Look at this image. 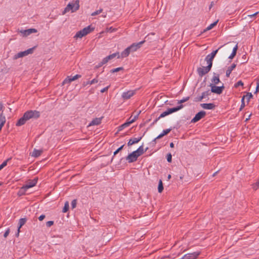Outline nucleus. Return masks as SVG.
<instances>
[{"instance_id":"nucleus-32","label":"nucleus","mask_w":259,"mask_h":259,"mask_svg":"<svg viewBox=\"0 0 259 259\" xmlns=\"http://www.w3.org/2000/svg\"><path fill=\"white\" fill-rule=\"evenodd\" d=\"M244 85L243 82L241 80H239L238 82H237L234 85V88H237L239 87H243Z\"/></svg>"},{"instance_id":"nucleus-11","label":"nucleus","mask_w":259,"mask_h":259,"mask_svg":"<svg viewBox=\"0 0 259 259\" xmlns=\"http://www.w3.org/2000/svg\"><path fill=\"white\" fill-rule=\"evenodd\" d=\"M211 67L207 65L206 67H202L198 68L197 71L199 75L201 76L208 73L210 70Z\"/></svg>"},{"instance_id":"nucleus-50","label":"nucleus","mask_w":259,"mask_h":259,"mask_svg":"<svg viewBox=\"0 0 259 259\" xmlns=\"http://www.w3.org/2000/svg\"><path fill=\"white\" fill-rule=\"evenodd\" d=\"M258 13H259V12H256V13H254V14H251V15H248V17H249V18H252V17H253L255 16L256 15H257Z\"/></svg>"},{"instance_id":"nucleus-29","label":"nucleus","mask_w":259,"mask_h":259,"mask_svg":"<svg viewBox=\"0 0 259 259\" xmlns=\"http://www.w3.org/2000/svg\"><path fill=\"white\" fill-rule=\"evenodd\" d=\"M163 189L162 182L161 180H160L158 184V191L159 193L162 192Z\"/></svg>"},{"instance_id":"nucleus-34","label":"nucleus","mask_w":259,"mask_h":259,"mask_svg":"<svg viewBox=\"0 0 259 259\" xmlns=\"http://www.w3.org/2000/svg\"><path fill=\"white\" fill-rule=\"evenodd\" d=\"M252 188L255 190H256L259 188V180L252 184Z\"/></svg>"},{"instance_id":"nucleus-15","label":"nucleus","mask_w":259,"mask_h":259,"mask_svg":"<svg viewBox=\"0 0 259 259\" xmlns=\"http://www.w3.org/2000/svg\"><path fill=\"white\" fill-rule=\"evenodd\" d=\"M135 91H128L126 92L123 93V94H122V98L124 100H127L132 96H133L135 95Z\"/></svg>"},{"instance_id":"nucleus-1","label":"nucleus","mask_w":259,"mask_h":259,"mask_svg":"<svg viewBox=\"0 0 259 259\" xmlns=\"http://www.w3.org/2000/svg\"><path fill=\"white\" fill-rule=\"evenodd\" d=\"M221 48H223L226 52H228L232 50V53L229 56V58L230 59H232L234 58L236 54V52L238 50V45L237 44H234L232 42H230L226 44L225 45L222 46L218 49L213 51L211 54L208 55L205 59V60L206 61L208 65L212 67L213 59L217 54L219 50Z\"/></svg>"},{"instance_id":"nucleus-52","label":"nucleus","mask_w":259,"mask_h":259,"mask_svg":"<svg viewBox=\"0 0 259 259\" xmlns=\"http://www.w3.org/2000/svg\"><path fill=\"white\" fill-rule=\"evenodd\" d=\"M258 90H259V81H257V82L256 83V87L255 93H256L258 91Z\"/></svg>"},{"instance_id":"nucleus-30","label":"nucleus","mask_w":259,"mask_h":259,"mask_svg":"<svg viewBox=\"0 0 259 259\" xmlns=\"http://www.w3.org/2000/svg\"><path fill=\"white\" fill-rule=\"evenodd\" d=\"M69 202L68 201H66L65 203L64 206L62 210L63 212H64V213L66 212L69 209Z\"/></svg>"},{"instance_id":"nucleus-10","label":"nucleus","mask_w":259,"mask_h":259,"mask_svg":"<svg viewBox=\"0 0 259 259\" xmlns=\"http://www.w3.org/2000/svg\"><path fill=\"white\" fill-rule=\"evenodd\" d=\"M205 115L206 112L205 111H201L195 115V117L192 119L191 122L193 123L196 122L201 118H203Z\"/></svg>"},{"instance_id":"nucleus-42","label":"nucleus","mask_w":259,"mask_h":259,"mask_svg":"<svg viewBox=\"0 0 259 259\" xmlns=\"http://www.w3.org/2000/svg\"><path fill=\"white\" fill-rule=\"evenodd\" d=\"M122 67H118V68H115V69H113L112 70H111V72L112 73H114V72H116L117 71H119L120 70H122Z\"/></svg>"},{"instance_id":"nucleus-25","label":"nucleus","mask_w":259,"mask_h":259,"mask_svg":"<svg viewBox=\"0 0 259 259\" xmlns=\"http://www.w3.org/2000/svg\"><path fill=\"white\" fill-rule=\"evenodd\" d=\"M42 151L41 150L34 149L31 155V156L37 157H38L39 156H40L41 155V154L42 153Z\"/></svg>"},{"instance_id":"nucleus-48","label":"nucleus","mask_w":259,"mask_h":259,"mask_svg":"<svg viewBox=\"0 0 259 259\" xmlns=\"http://www.w3.org/2000/svg\"><path fill=\"white\" fill-rule=\"evenodd\" d=\"M188 99H189V97H187V98H186L185 99H183L182 100H180L178 103L179 104H182V103H183L188 101Z\"/></svg>"},{"instance_id":"nucleus-56","label":"nucleus","mask_w":259,"mask_h":259,"mask_svg":"<svg viewBox=\"0 0 259 259\" xmlns=\"http://www.w3.org/2000/svg\"><path fill=\"white\" fill-rule=\"evenodd\" d=\"M109 31H110V32H114V31H116V29L115 28H112V27H110L109 29Z\"/></svg>"},{"instance_id":"nucleus-51","label":"nucleus","mask_w":259,"mask_h":259,"mask_svg":"<svg viewBox=\"0 0 259 259\" xmlns=\"http://www.w3.org/2000/svg\"><path fill=\"white\" fill-rule=\"evenodd\" d=\"M109 88V86H108V87H107L106 88H103V89H102L101 90V92L103 93H104V92L107 91V90H108Z\"/></svg>"},{"instance_id":"nucleus-39","label":"nucleus","mask_w":259,"mask_h":259,"mask_svg":"<svg viewBox=\"0 0 259 259\" xmlns=\"http://www.w3.org/2000/svg\"><path fill=\"white\" fill-rule=\"evenodd\" d=\"M9 160V159H7V160L4 161L2 164L0 165V169L1 170L4 167H5L7 164V162Z\"/></svg>"},{"instance_id":"nucleus-35","label":"nucleus","mask_w":259,"mask_h":259,"mask_svg":"<svg viewBox=\"0 0 259 259\" xmlns=\"http://www.w3.org/2000/svg\"><path fill=\"white\" fill-rule=\"evenodd\" d=\"M69 77H70L71 81H74L76 79L81 77V75H79V74H76V75H74V76H69Z\"/></svg>"},{"instance_id":"nucleus-58","label":"nucleus","mask_w":259,"mask_h":259,"mask_svg":"<svg viewBox=\"0 0 259 259\" xmlns=\"http://www.w3.org/2000/svg\"><path fill=\"white\" fill-rule=\"evenodd\" d=\"M245 99V97L243 96L242 98V99H241V103H244Z\"/></svg>"},{"instance_id":"nucleus-33","label":"nucleus","mask_w":259,"mask_h":259,"mask_svg":"<svg viewBox=\"0 0 259 259\" xmlns=\"http://www.w3.org/2000/svg\"><path fill=\"white\" fill-rule=\"evenodd\" d=\"M138 114L136 116H135L134 118H132V117H130L129 119H128V122L130 123V124H132V123H133L134 122H135V121L136 120V119H137L138 118Z\"/></svg>"},{"instance_id":"nucleus-17","label":"nucleus","mask_w":259,"mask_h":259,"mask_svg":"<svg viewBox=\"0 0 259 259\" xmlns=\"http://www.w3.org/2000/svg\"><path fill=\"white\" fill-rule=\"evenodd\" d=\"M26 218H21L19 220V227L18 228V233L17 234V236H19V234L20 232V228L26 223Z\"/></svg>"},{"instance_id":"nucleus-28","label":"nucleus","mask_w":259,"mask_h":259,"mask_svg":"<svg viewBox=\"0 0 259 259\" xmlns=\"http://www.w3.org/2000/svg\"><path fill=\"white\" fill-rule=\"evenodd\" d=\"M218 20H217L216 21L214 22L213 23L210 24L209 26H208L205 29V31H208L212 28H213L218 23Z\"/></svg>"},{"instance_id":"nucleus-6","label":"nucleus","mask_w":259,"mask_h":259,"mask_svg":"<svg viewBox=\"0 0 259 259\" xmlns=\"http://www.w3.org/2000/svg\"><path fill=\"white\" fill-rule=\"evenodd\" d=\"M94 30V28L92 27L91 26H88L84 28L82 30L78 31L74 36L75 38H82V37L87 35Z\"/></svg>"},{"instance_id":"nucleus-43","label":"nucleus","mask_w":259,"mask_h":259,"mask_svg":"<svg viewBox=\"0 0 259 259\" xmlns=\"http://www.w3.org/2000/svg\"><path fill=\"white\" fill-rule=\"evenodd\" d=\"M71 206L72 208H74L76 206V200H73L71 202Z\"/></svg>"},{"instance_id":"nucleus-41","label":"nucleus","mask_w":259,"mask_h":259,"mask_svg":"<svg viewBox=\"0 0 259 259\" xmlns=\"http://www.w3.org/2000/svg\"><path fill=\"white\" fill-rule=\"evenodd\" d=\"M9 160V159H7V160L4 161L2 164L0 165V169L1 170L4 167H5L7 164V162Z\"/></svg>"},{"instance_id":"nucleus-18","label":"nucleus","mask_w":259,"mask_h":259,"mask_svg":"<svg viewBox=\"0 0 259 259\" xmlns=\"http://www.w3.org/2000/svg\"><path fill=\"white\" fill-rule=\"evenodd\" d=\"M118 56H120L119 55L118 53H114L110 55H109L107 57L104 58V63H107L109 60L113 59L114 58H115L116 56H117V57H118Z\"/></svg>"},{"instance_id":"nucleus-57","label":"nucleus","mask_w":259,"mask_h":259,"mask_svg":"<svg viewBox=\"0 0 259 259\" xmlns=\"http://www.w3.org/2000/svg\"><path fill=\"white\" fill-rule=\"evenodd\" d=\"M245 107V103H242L240 107V109L243 108Z\"/></svg>"},{"instance_id":"nucleus-26","label":"nucleus","mask_w":259,"mask_h":259,"mask_svg":"<svg viewBox=\"0 0 259 259\" xmlns=\"http://www.w3.org/2000/svg\"><path fill=\"white\" fill-rule=\"evenodd\" d=\"M5 121V117L2 115H0V131L2 130V127L4 126Z\"/></svg>"},{"instance_id":"nucleus-14","label":"nucleus","mask_w":259,"mask_h":259,"mask_svg":"<svg viewBox=\"0 0 259 259\" xmlns=\"http://www.w3.org/2000/svg\"><path fill=\"white\" fill-rule=\"evenodd\" d=\"M199 252H195L192 253H188L184 255L182 259H196L199 255Z\"/></svg>"},{"instance_id":"nucleus-2","label":"nucleus","mask_w":259,"mask_h":259,"mask_svg":"<svg viewBox=\"0 0 259 259\" xmlns=\"http://www.w3.org/2000/svg\"><path fill=\"white\" fill-rule=\"evenodd\" d=\"M154 35V33L148 35L145 37V39L138 43H134L130 46L126 48L121 53L120 56H118V58H123L127 57L131 53L137 51L142 46V45L146 41L149 40V36Z\"/></svg>"},{"instance_id":"nucleus-19","label":"nucleus","mask_w":259,"mask_h":259,"mask_svg":"<svg viewBox=\"0 0 259 259\" xmlns=\"http://www.w3.org/2000/svg\"><path fill=\"white\" fill-rule=\"evenodd\" d=\"M201 107L205 109H212L214 105L212 103H203L201 104Z\"/></svg>"},{"instance_id":"nucleus-9","label":"nucleus","mask_w":259,"mask_h":259,"mask_svg":"<svg viewBox=\"0 0 259 259\" xmlns=\"http://www.w3.org/2000/svg\"><path fill=\"white\" fill-rule=\"evenodd\" d=\"M33 48L29 49L26 51L20 52L17 54H16L14 56V59L16 60L19 58H22L25 56L28 55L29 54H31L33 53Z\"/></svg>"},{"instance_id":"nucleus-47","label":"nucleus","mask_w":259,"mask_h":259,"mask_svg":"<svg viewBox=\"0 0 259 259\" xmlns=\"http://www.w3.org/2000/svg\"><path fill=\"white\" fill-rule=\"evenodd\" d=\"M54 224V222L52 221H50L47 222L46 225L48 227H50Z\"/></svg>"},{"instance_id":"nucleus-20","label":"nucleus","mask_w":259,"mask_h":259,"mask_svg":"<svg viewBox=\"0 0 259 259\" xmlns=\"http://www.w3.org/2000/svg\"><path fill=\"white\" fill-rule=\"evenodd\" d=\"M98 82V78H95L93 79H92L91 81H88L85 82H83L82 83V85L83 87H86L88 85H92L93 84L97 83Z\"/></svg>"},{"instance_id":"nucleus-23","label":"nucleus","mask_w":259,"mask_h":259,"mask_svg":"<svg viewBox=\"0 0 259 259\" xmlns=\"http://www.w3.org/2000/svg\"><path fill=\"white\" fill-rule=\"evenodd\" d=\"M141 139V138H133L129 140L127 144L128 146L132 145L133 144L138 143Z\"/></svg>"},{"instance_id":"nucleus-12","label":"nucleus","mask_w":259,"mask_h":259,"mask_svg":"<svg viewBox=\"0 0 259 259\" xmlns=\"http://www.w3.org/2000/svg\"><path fill=\"white\" fill-rule=\"evenodd\" d=\"M37 30L34 28H30L27 30H21L19 31L23 36H27L33 33H36Z\"/></svg>"},{"instance_id":"nucleus-37","label":"nucleus","mask_w":259,"mask_h":259,"mask_svg":"<svg viewBox=\"0 0 259 259\" xmlns=\"http://www.w3.org/2000/svg\"><path fill=\"white\" fill-rule=\"evenodd\" d=\"M102 11H103V9H100L92 13L91 15L93 16H94L99 15V14H101L102 12Z\"/></svg>"},{"instance_id":"nucleus-7","label":"nucleus","mask_w":259,"mask_h":259,"mask_svg":"<svg viewBox=\"0 0 259 259\" xmlns=\"http://www.w3.org/2000/svg\"><path fill=\"white\" fill-rule=\"evenodd\" d=\"M25 118L28 120L30 119L37 118L40 116L39 112L36 110H29L26 112L24 114Z\"/></svg>"},{"instance_id":"nucleus-45","label":"nucleus","mask_w":259,"mask_h":259,"mask_svg":"<svg viewBox=\"0 0 259 259\" xmlns=\"http://www.w3.org/2000/svg\"><path fill=\"white\" fill-rule=\"evenodd\" d=\"M123 147V145H122L120 146L119 148H118L114 152V155H115L117 154Z\"/></svg>"},{"instance_id":"nucleus-38","label":"nucleus","mask_w":259,"mask_h":259,"mask_svg":"<svg viewBox=\"0 0 259 259\" xmlns=\"http://www.w3.org/2000/svg\"><path fill=\"white\" fill-rule=\"evenodd\" d=\"M72 81L70 80V77L68 76L64 80V81L62 82V84H65L66 83H70Z\"/></svg>"},{"instance_id":"nucleus-31","label":"nucleus","mask_w":259,"mask_h":259,"mask_svg":"<svg viewBox=\"0 0 259 259\" xmlns=\"http://www.w3.org/2000/svg\"><path fill=\"white\" fill-rule=\"evenodd\" d=\"M212 82L214 84H217L219 83V82L220 81L219 77L218 76H214L212 78Z\"/></svg>"},{"instance_id":"nucleus-13","label":"nucleus","mask_w":259,"mask_h":259,"mask_svg":"<svg viewBox=\"0 0 259 259\" xmlns=\"http://www.w3.org/2000/svg\"><path fill=\"white\" fill-rule=\"evenodd\" d=\"M210 87L211 92L217 94H221L222 93L223 89H224L223 85H222L221 87H217L213 85H211Z\"/></svg>"},{"instance_id":"nucleus-40","label":"nucleus","mask_w":259,"mask_h":259,"mask_svg":"<svg viewBox=\"0 0 259 259\" xmlns=\"http://www.w3.org/2000/svg\"><path fill=\"white\" fill-rule=\"evenodd\" d=\"M9 160V159H7V160L4 161L2 164L0 165V169L1 170L4 167H5L7 164V162Z\"/></svg>"},{"instance_id":"nucleus-61","label":"nucleus","mask_w":259,"mask_h":259,"mask_svg":"<svg viewBox=\"0 0 259 259\" xmlns=\"http://www.w3.org/2000/svg\"><path fill=\"white\" fill-rule=\"evenodd\" d=\"M167 178H168V180H169L171 178V175H168V176L167 177Z\"/></svg>"},{"instance_id":"nucleus-16","label":"nucleus","mask_w":259,"mask_h":259,"mask_svg":"<svg viewBox=\"0 0 259 259\" xmlns=\"http://www.w3.org/2000/svg\"><path fill=\"white\" fill-rule=\"evenodd\" d=\"M102 118H96L89 124V126L97 125L101 123Z\"/></svg>"},{"instance_id":"nucleus-21","label":"nucleus","mask_w":259,"mask_h":259,"mask_svg":"<svg viewBox=\"0 0 259 259\" xmlns=\"http://www.w3.org/2000/svg\"><path fill=\"white\" fill-rule=\"evenodd\" d=\"M27 120H28L27 119V118H25V115L24 114L23 117H22L21 118H20L19 119L17 123H16V125H17V126L22 125L24 124Z\"/></svg>"},{"instance_id":"nucleus-55","label":"nucleus","mask_w":259,"mask_h":259,"mask_svg":"<svg viewBox=\"0 0 259 259\" xmlns=\"http://www.w3.org/2000/svg\"><path fill=\"white\" fill-rule=\"evenodd\" d=\"M130 124H131L128 121H127V122H125L124 123H123L124 126L125 127H126L130 126Z\"/></svg>"},{"instance_id":"nucleus-62","label":"nucleus","mask_w":259,"mask_h":259,"mask_svg":"<svg viewBox=\"0 0 259 259\" xmlns=\"http://www.w3.org/2000/svg\"><path fill=\"white\" fill-rule=\"evenodd\" d=\"M217 174V172L214 173L213 176H214Z\"/></svg>"},{"instance_id":"nucleus-8","label":"nucleus","mask_w":259,"mask_h":259,"mask_svg":"<svg viewBox=\"0 0 259 259\" xmlns=\"http://www.w3.org/2000/svg\"><path fill=\"white\" fill-rule=\"evenodd\" d=\"M183 106L182 105H180L178 107L169 108L167 110L162 112L159 117V118H163L171 113H172L178 111L183 108Z\"/></svg>"},{"instance_id":"nucleus-54","label":"nucleus","mask_w":259,"mask_h":259,"mask_svg":"<svg viewBox=\"0 0 259 259\" xmlns=\"http://www.w3.org/2000/svg\"><path fill=\"white\" fill-rule=\"evenodd\" d=\"M125 128V127L124 126V125L123 124H122V125H121L120 126H119L118 127V131H122L123 129H124Z\"/></svg>"},{"instance_id":"nucleus-46","label":"nucleus","mask_w":259,"mask_h":259,"mask_svg":"<svg viewBox=\"0 0 259 259\" xmlns=\"http://www.w3.org/2000/svg\"><path fill=\"white\" fill-rule=\"evenodd\" d=\"M172 156L171 154L169 153L167 155V160L168 162H170L171 161Z\"/></svg>"},{"instance_id":"nucleus-36","label":"nucleus","mask_w":259,"mask_h":259,"mask_svg":"<svg viewBox=\"0 0 259 259\" xmlns=\"http://www.w3.org/2000/svg\"><path fill=\"white\" fill-rule=\"evenodd\" d=\"M245 98L247 100V101L248 102L250 99L252 97V95L250 93H247L245 96H244Z\"/></svg>"},{"instance_id":"nucleus-60","label":"nucleus","mask_w":259,"mask_h":259,"mask_svg":"<svg viewBox=\"0 0 259 259\" xmlns=\"http://www.w3.org/2000/svg\"><path fill=\"white\" fill-rule=\"evenodd\" d=\"M3 107V105L1 103H0V111L2 110Z\"/></svg>"},{"instance_id":"nucleus-4","label":"nucleus","mask_w":259,"mask_h":259,"mask_svg":"<svg viewBox=\"0 0 259 259\" xmlns=\"http://www.w3.org/2000/svg\"><path fill=\"white\" fill-rule=\"evenodd\" d=\"M79 8V0L72 1L69 3L63 12V14L71 12L74 13L76 12Z\"/></svg>"},{"instance_id":"nucleus-24","label":"nucleus","mask_w":259,"mask_h":259,"mask_svg":"<svg viewBox=\"0 0 259 259\" xmlns=\"http://www.w3.org/2000/svg\"><path fill=\"white\" fill-rule=\"evenodd\" d=\"M171 131V129L168 128L163 131L162 133L158 135L155 140L159 139L163 137L164 136L168 134Z\"/></svg>"},{"instance_id":"nucleus-27","label":"nucleus","mask_w":259,"mask_h":259,"mask_svg":"<svg viewBox=\"0 0 259 259\" xmlns=\"http://www.w3.org/2000/svg\"><path fill=\"white\" fill-rule=\"evenodd\" d=\"M208 95H209L208 92H203L202 94V95L201 96H200L199 97L197 98L196 101H201L203 98H205Z\"/></svg>"},{"instance_id":"nucleus-49","label":"nucleus","mask_w":259,"mask_h":259,"mask_svg":"<svg viewBox=\"0 0 259 259\" xmlns=\"http://www.w3.org/2000/svg\"><path fill=\"white\" fill-rule=\"evenodd\" d=\"M9 233H10V229H7V230H6V232H5V233H4V237L5 238H7V236L9 235Z\"/></svg>"},{"instance_id":"nucleus-22","label":"nucleus","mask_w":259,"mask_h":259,"mask_svg":"<svg viewBox=\"0 0 259 259\" xmlns=\"http://www.w3.org/2000/svg\"><path fill=\"white\" fill-rule=\"evenodd\" d=\"M236 65L235 63H233L230 67H229L226 70V76L229 77L232 70L236 67Z\"/></svg>"},{"instance_id":"nucleus-59","label":"nucleus","mask_w":259,"mask_h":259,"mask_svg":"<svg viewBox=\"0 0 259 259\" xmlns=\"http://www.w3.org/2000/svg\"><path fill=\"white\" fill-rule=\"evenodd\" d=\"M170 147L171 148H173L174 147V144L173 143H170Z\"/></svg>"},{"instance_id":"nucleus-44","label":"nucleus","mask_w":259,"mask_h":259,"mask_svg":"<svg viewBox=\"0 0 259 259\" xmlns=\"http://www.w3.org/2000/svg\"><path fill=\"white\" fill-rule=\"evenodd\" d=\"M106 63H104V59L102 60V61L100 63H99V64L98 65H97L96 66V68H98L100 67H101L102 65H103L104 64H106Z\"/></svg>"},{"instance_id":"nucleus-3","label":"nucleus","mask_w":259,"mask_h":259,"mask_svg":"<svg viewBox=\"0 0 259 259\" xmlns=\"http://www.w3.org/2000/svg\"><path fill=\"white\" fill-rule=\"evenodd\" d=\"M147 149L148 148L144 149L143 145L140 146L137 150L133 151L127 156L126 160L130 163L136 161L138 157L144 154Z\"/></svg>"},{"instance_id":"nucleus-53","label":"nucleus","mask_w":259,"mask_h":259,"mask_svg":"<svg viewBox=\"0 0 259 259\" xmlns=\"http://www.w3.org/2000/svg\"><path fill=\"white\" fill-rule=\"evenodd\" d=\"M45 215L44 214H42L39 217L38 219L40 221H41L45 219Z\"/></svg>"},{"instance_id":"nucleus-5","label":"nucleus","mask_w":259,"mask_h":259,"mask_svg":"<svg viewBox=\"0 0 259 259\" xmlns=\"http://www.w3.org/2000/svg\"><path fill=\"white\" fill-rule=\"evenodd\" d=\"M37 178H35L33 180H30L26 182V184L22 187L19 191L21 194H24L26 191L29 188H32L36 185L37 182Z\"/></svg>"}]
</instances>
